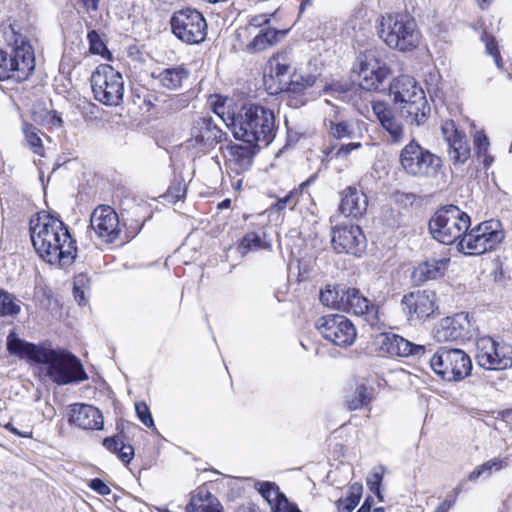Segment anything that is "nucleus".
<instances>
[{"label":"nucleus","mask_w":512,"mask_h":512,"mask_svg":"<svg viewBox=\"0 0 512 512\" xmlns=\"http://www.w3.org/2000/svg\"><path fill=\"white\" fill-rule=\"evenodd\" d=\"M6 345L10 354L27 356L41 364L40 372L57 385H67L88 379L80 360L67 350L26 342L15 332L9 333Z\"/></svg>","instance_id":"nucleus-1"},{"label":"nucleus","mask_w":512,"mask_h":512,"mask_svg":"<svg viewBox=\"0 0 512 512\" xmlns=\"http://www.w3.org/2000/svg\"><path fill=\"white\" fill-rule=\"evenodd\" d=\"M30 236L39 256L50 264L67 266L76 258L77 247L67 226L45 211L30 220Z\"/></svg>","instance_id":"nucleus-2"},{"label":"nucleus","mask_w":512,"mask_h":512,"mask_svg":"<svg viewBox=\"0 0 512 512\" xmlns=\"http://www.w3.org/2000/svg\"><path fill=\"white\" fill-rule=\"evenodd\" d=\"M231 128L236 139L268 146L276 136L274 112L262 105L250 104L243 106L231 117Z\"/></svg>","instance_id":"nucleus-3"},{"label":"nucleus","mask_w":512,"mask_h":512,"mask_svg":"<svg viewBox=\"0 0 512 512\" xmlns=\"http://www.w3.org/2000/svg\"><path fill=\"white\" fill-rule=\"evenodd\" d=\"M378 35L389 48L402 52L412 51L420 43L416 21L406 13H388L381 16Z\"/></svg>","instance_id":"nucleus-4"},{"label":"nucleus","mask_w":512,"mask_h":512,"mask_svg":"<svg viewBox=\"0 0 512 512\" xmlns=\"http://www.w3.org/2000/svg\"><path fill=\"white\" fill-rule=\"evenodd\" d=\"M470 217L455 205L440 208L429 221V231L438 242L451 245L468 231Z\"/></svg>","instance_id":"nucleus-5"},{"label":"nucleus","mask_w":512,"mask_h":512,"mask_svg":"<svg viewBox=\"0 0 512 512\" xmlns=\"http://www.w3.org/2000/svg\"><path fill=\"white\" fill-rule=\"evenodd\" d=\"M399 162L407 175L416 178H435L442 168V159L415 139L402 148Z\"/></svg>","instance_id":"nucleus-6"},{"label":"nucleus","mask_w":512,"mask_h":512,"mask_svg":"<svg viewBox=\"0 0 512 512\" xmlns=\"http://www.w3.org/2000/svg\"><path fill=\"white\" fill-rule=\"evenodd\" d=\"M95 100L106 106L119 105L124 97V80L120 72L108 64L99 65L90 77Z\"/></svg>","instance_id":"nucleus-7"},{"label":"nucleus","mask_w":512,"mask_h":512,"mask_svg":"<svg viewBox=\"0 0 512 512\" xmlns=\"http://www.w3.org/2000/svg\"><path fill=\"white\" fill-rule=\"evenodd\" d=\"M433 371L445 381H460L472 370L469 355L461 349L441 347L430 359Z\"/></svg>","instance_id":"nucleus-8"},{"label":"nucleus","mask_w":512,"mask_h":512,"mask_svg":"<svg viewBox=\"0 0 512 512\" xmlns=\"http://www.w3.org/2000/svg\"><path fill=\"white\" fill-rule=\"evenodd\" d=\"M504 239L499 221H485L465 232L458 242L459 251L467 255H480L496 248Z\"/></svg>","instance_id":"nucleus-9"},{"label":"nucleus","mask_w":512,"mask_h":512,"mask_svg":"<svg viewBox=\"0 0 512 512\" xmlns=\"http://www.w3.org/2000/svg\"><path fill=\"white\" fill-rule=\"evenodd\" d=\"M170 25L173 34L186 44H199L206 38V19L196 9L185 8L174 12Z\"/></svg>","instance_id":"nucleus-10"},{"label":"nucleus","mask_w":512,"mask_h":512,"mask_svg":"<svg viewBox=\"0 0 512 512\" xmlns=\"http://www.w3.org/2000/svg\"><path fill=\"white\" fill-rule=\"evenodd\" d=\"M226 136V132L218 127L212 117H201L193 122L190 137L185 141L184 146L197 156L221 143Z\"/></svg>","instance_id":"nucleus-11"},{"label":"nucleus","mask_w":512,"mask_h":512,"mask_svg":"<svg viewBox=\"0 0 512 512\" xmlns=\"http://www.w3.org/2000/svg\"><path fill=\"white\" fill-rule=\"evenodd\" d=\"M476 360L487 370H504L512 367V346L497 343L489 336L476 341Z\"/></svg>","instance_id":"nucleus-12"},{"label":"nucleus","mask_w":512,"mask_h":512,"mask_svg":"<svg viewBox=\"0 0 512 512\" xmlns=\"http://www.w3.org/2000/svg\"><path fill=\"white\" fill-rule=\"evenodd\" d=\"M390 74V69L383 59V51L369 49L358 57V75L361 86L367 90H377Z\"/></svg>","instance_id":"nucleus-13"},{"label":"nucleus","mask_w":512,"mask_h":512,"mask_svg":"<svg viewBox=\"0 0 512 512\" xmlns=\"http://www.w3.org/2000/svg\"><path fill=\"white\" fill-rule=\"evenodd\" d=\"M316 328L324 339L340 347L352 345L357 336L352 321L340 314H329L320 317L317 320Z\"/></svg>","instance_id":"nucleus-14"},{"label":"nucleus","mask_w":512,"mask_h":512,"mask_svg":"<svg viewBox=\"0 0 512 512\" xmlns=\"http://www.w3.org/2000/svg\"><path fill=\"white\" fill-rule=\"evenodd\" d=\"M34 68L35 60L30 47L14 49L9 58L0 50V80L23 81L29 77Z\"/></svg>","instance_id":"nucleus-15"},{"label":"nucleus","mask_w":512,"mask_h":512,"mask_svg":"<svg viewBox=\"0 0 512 512\" xmlns=\"http://www.w3.org/2000/svg\"><path fill=\"white\" fill-rule=\"evenodd\" d=\"M477 328L468 313H458L441 319L433 329L437 342L465 341L471 339Z\"/></svg>","instance_id":"nucleus-16"},{"label":"nucleus","mask_w":512,"mask_h":512,"mask_svg":"<svg viewBox=\"0 0 512 512\" xmlns=\"http://www.w3.org/2000/svg\"><path fill=\"white\" fill-rule=\"evenodd\" d=\"M332 245L336 252L360 256L366 247V239L357 225L337 226L332 232Z\"/></svg>","instance_id":"nucleus-17"},{"label":"nucleus","mask_w":512,"mask_h":512,"mask_svg":"<svg viewBox=\"0 0 512 512\" xmlns=\"http://www.w3.org/2000/svg\"><path fill=\"white\" fill-rule=\"evenodd\" d=\"M90 226L96 235L106 243L116 241L121 232L117 213L107 205H100L94 209L90 217Z\"/></svg>","instance_id":"nucleus-18"},{"label":"nucleus","mask_w":512,"mask_h":512,"mask_svg":"<svg viewBox=\"0 0 512 512\" xmlns=\"http://www.w3.org/2000/svg\"><path fill=\"white\" fill-rule=\"evenodd\" d=\"M441 130L448 145L450 161L454 166L463 165L470 157V145L465 133L457 128L453 120L445 121Z\"/></svg>","instance_id":"nucleus-19"},{"label":"nucleus","mask_w":512,"mask_h":512,"mask_svg":"<svg viewBox=\"0 0 512 512\" xmlns=\"http://www.w3.org/2000/svg\"><path fill=\"white\" fill-rule=\"evenodd\" d=\"M260 146L254 143L243 142V144H227L221 146L220 150L226 161L237 172L248 170L253 158Z\"/></svg>","instance_id":"nucleus-20"},{"label":"nucleus","mask_w":512,"mask_h":512,"mask_svg":"<svg viewBox=\"0 0 512 512\" xmlns=\"http://www.w3.org/2000/svg\"><path fill=\"white\" fill-rule=\"evenodd\" d=\"M343 312L363 316L365 320L374 326L378 323V306L365 297L359 289L350 287L347 290Z\"/></svg>","instance_id":"nucleus-21"},{"label":"nucleus","mask_w":512,"mask_h":512,"mask_svg":"<svg viewBox=\"0 0 512 512\" xmlns=\"http://www.w3.org/2000/svg\"><path fill=\"white\" fill-rule=\"evenodd\" d=\"M402 304L408 309L411 321L428 318L437 308L435 293L426 290L405 295Z\"/></svg>","instance_id":"nucleus-22"},{"label":"nucleus","mask_w":512,"mask_h":512,"mask_svg":"<svg viewBox=\"0 0 512 512\" xmlns=\"http://www.w3.org/2000/svg\"><path fill=\"white\" fill-rule=\"evenodd\" d=\"M324 126L328 135L336 140H354L362 137L360 121L345 119L337 111L325 118Z\"/></svg>","instance_id":"nucleus-23"},{"label":"nucleus","mask_w":512,"mask_h":512,"mask_svg":"<svg viewBox=\"0 0 512 512\" xmlns=\"http://www.w3.org/2000/svg\"><path fill=\"white\" fill-rule=\"evenodd\" d=\"M69 423L85 430H100L103 428V416L92 405L75 403L71 405Z\"/></svg>","instance_id":"nucleus-24"},{"label":"nucleus","mask_w":512,"mask_h":512,"mask_svg":"<svg viewBox=\"0 0 512 512\" xmlns=\"http://www.w3.org/2000/svg\"><path fill=\"white\" fill-rule=\"evenodd\" d=\"M372 111L393 143L403 141L405 133L401 122L396 118L389 104L381 101L372 103Z\"/></svg>","instance_id":"nucleus-25"},{"label":"nucleus","mask_w":512,"mask_h":512,"mask_svg":"<svg viewBox=\"0 0 512 512\" xmlns=\"http://www.w3.org/2000/svg\"><path fill=\"white\" fill-rule=\"evenodd\" d=\"M381 347L391 356H421L425 352L423 345H416L396 334L383 335Z\"/></svg>","instance_id":"nucleus-26"},{"label":"nucleus","mask_w":512,"mask_h":512,"mask_svg":"<svg viewBox=\"0 0 512 512\" xmlns=\"http://www.w3.org/2000/svg\"><path fill=\"white\" fill-rule=\"evenodd\" d=\"M367 197L355 187H347L341 193L340 211L347 217L362 216L367 209Z\"/></svg>","instance_id":"nucleus-27"},{"label":"nucleus","mask_w":512,"mask_h":512,"mask_svg":"<svg viewBox=\"0 0 512 512\" xmlns=\"http://www.w3.org/2000/svg\"><path fill=\"white\" fill-rule=\"evenodd\" d=\"M291 60L287 53H277L273 55L267 62L265 67L264 77L265 82L268 84V79L275 81L274 88H282V82H286L289 76Z\"/></svg>","instance_id":"nucleus-28"},{"label":"nucleus","mask_w":512,"mask_h":512,"mask_svg":"<svg viewBox=\"0 0 512 512\" xmlns=\"http://www.w3.org/2000/svg\"><path fill=\"white\" fill-rule=\"evenodd\" d=\"M450 262L449 257L431 258L420 263L413 271V280L420 284L429 280H435L442 277Z\"/></svg>","instance_id":"nucleus-29"},{"label":"nucleus","mask_w":512,"mask_h":512,"mask_svg":"<svg viewBox=\"0 0 512 512\" xmlns=\"http://www.w3.org/2000/svg\"><path fill=\"white\" fill-rule=\"evenodd\" d=\"M259 492L268 502L272 512H301L295 505L289 503L278 486L271 482L259 484Z\"/></svg>","instance_id":"nucleus-30"},{"label":"nucleus","mask_w":512,"mask_h":512,"mask_svg":"<svg viewBox=\"0 0 512 512\" xmlns=\"http://www.w3.org/2000/svg\"><path fill=\"white\" fill-rule=\"evenodd\" d=\"M186 512H224L220 501L206 488L199 487L191 494Z\"/></svg>","instance_id":"nucleus-31"},{"label":"nucleus","mask_w":512,"mask_h":512,"mask_svg":"<svg viewBox=\"0 0 512 512\" xmlns=\"http://www.w3.org/2000/svg\"><path fill=\"white\" fill-rule=\"evenodd\" d=\"M399 109L403 117L410 120L411 124H416L417 126L424 124L430 113V106L426 96L420 94L416 96V100L400 105Z\"/></svg>","instance_id":"nucleus-32"},{"label":"nucleus","mask_w":512,"mask_h":512,"mask_svg":"<svg viewBox=\"0 0 512 512\" xmlns=\"http://www.w3.org/2000/svg\"><path fill=\"white\" fill-rule=\"evenodd\" d=\"M394 100L400 105L416 100V96L425 95L423 89L409 76H400L394 84Z\"/></svg>","instance_id":"nucleus-33"},{"label":"nucleus","mask_w":512,"mask_h":512,"mask_svg":"<svg viewBox=\"0 0 512 512\" xmlns=\"http://www.w3.org/2000/svg\"><path fill=\"white\" fill-rule=\"evenodd\" d=\"M284 34L285 31L272 28L261 29L243 50L249 54L262 52L276 44L279 41V36H283Z\"/></svg>","instance_id":"nucleus-34"},{"label":"nucleus","mask_w":512,"mask_h":512,"mask_svg":"<svg viewBox=\"0 0 512 512\" xmlns=\"http://www.w3.org/2000/svg\"><path fill=\"white\" fill-rule=\"evenodd\" d=\"M316 82V77L310 73H294L286 82H282V88H273L269 84V90L272 94L287 92L293 94H301L307 88L312 87Z\"/></svg>","instance_id":"nucleus-35"},{"label":"nucleus","mask_w":512,"mask_h":512,"mask_svg":"<svg viewBox=\"0 0 512 512\" xmlns=\"http://www.w3.org/2000/svg\"><path fill=\"white\" fill-rule=\"evenodd\" d=\"M349 288L344 285H327L320 292V301L327 307L342 311Z\"/></svg>","instance_id":"nucleus-36"},{"label":"nucleus","mask_w":512,"mask_h":512,"mask_svg":"<svg viewBox=\"0 0 512 512\" xmlns=\"http://www.w3.org/2000/svg\"><path fill=\"white\" fill-rule=\"evenodd\" d=\"M189 77V71L183 66H174L161 71L157 78L160 84L170 90L178 89Z\"/></svg>","instance_id":"nucleus-37"},{"label":"nucleus","mask_w":512,"mask_h":512,"mask_svg":"<svg viewBox=\"0 0 512 512\" xmlns=\"http://www.w3.org/2000/svg\"><path fill=\"white\" fill-rule=\"evenodd\" d=\"M103 446L110 452L116 453L118 458L128 464L133 459L134 448L124 443L123 435H116L113 437H107L103 440Z\"/></svg>","instance_id":"nucleus-38"},{"label":"nucleus","mask_w":512,"mask_h":512,"mask_svg":"<svg viewBox=\"0 0 512 512\" xmlns=\"http://www.w3.org/2000/svg\"><path fill=\"white\" fill-rule=\"evenodd\" d=\"M373 397V390L364 385H357L356 388L345 396V404L351 411L358 410L370 403Z\"/></svg>","instance_id":"nucleus-39"},{"label":"nucleus","mask_w":512,"mask_h":512,"mask_svg":"<svg viewBox=\"0 0 512 512\" xmlns=\"http://www.w3.org/2000/svg\"><path fill=\"white\" fill-rule=\"evenodd\" d=\"M507 466V462L503 459L494 458L474 469L468 476L470 481H474L478 478H488L493 473L500 471Z\"/></svg>","instance_id":"nucleus-40"},{"label":"nucleus","mask_w":512,"mask_h":512,"mask_svg":"<svg viewBox=\"0 0 512 512\" xmlns=\"http://www.w3.org/2000/svg\"><path fill=\"white\" fill-rule=\"evenodd\" d=\"M20 310V301L12 294L0 289V315L16 316L19 314Z\"/></svg>","instance_id":"nucleus-41"},{"label":"nucleus","mask_w":512,"mask_h":512,"mask_svg":"<svg viewBox=\"0 0 512 512\" xmlns=\"http://www.w3.org/2000/svg\"><path fill=\"white\" fill-rule=\"evenodd\" d=\"M22 129L25 134V140L33 152L38 155H43L44 148L39 135V129L29 123H24Z\"/></svg>","instance_id":"nucleus-42"},{"label":"nucleus","mask_w":512,"mask_h":512,"mask_svg":"<svg viewBox=\"0 0 512 512\" xmlns=\"http://www.w3.org/2000/svg\"><path fill=\"white\" fill-rule=\"evenodd\" d=\"M311 181H312V179L302 182L298 188L293 189L284 197L279 198L277 203L275 204L276 209L278 211H281V210L285 209L286 207L293 209L296 206V204L298 203L299 196L302 193L303 189L305 187H307Z\"/></svg>","instance_id":"nucleus-43"},{"label":"nucleus","mask_w":512,"mask_h":512,"mask_svg":"<svg viewBox=\"0 0 512 512\" xmlns=\"http://www.w3.org/2000/svg\"><path fill=\"white\" fill-rule=\"evenodd\" d=\"M241 248L244 250V252L251 250L257 251L270 248V243L266 241L259 233L249 232L243 237L241 241Z\"/></svg>","instance_id":"nucleus-44"},{"label":"nucleus","mask_w":512,"mask_h":512,"mask_svg":"<svg viewBox=\"0 0 512 512\" xmlns=\"http://www.w3.org/2000/svg\"><path fill=\"white\" fill-rule=\"evenodd\" d=\"M481 40L485 44L487 54L493 57L494 63L497 66V68L500 70L503 69V61L500 56L498 44L495 38L492 35L488 34L487 32H484L481 36Z\"/></svg>","instance_id":"nucleus-45"},{"label":"nucleus","mask_w":512,"mask_h":512,"mask_svg":"<svg viewBox=\"0 0 512 512\" xmlns=\"http://www.w3.org/2000/svg\"><path fill=\"white\" fill-rule=\"evenodd\" d=\"M89 279L85 274H79L74 279L73 295L79 305L86 304L85 287Z\"/></svg>","instance_id":"nucleus-46"},{"label":"nucleus","mask_w":512,"mask_h":512,"mask_svg":"<svg viewBox=\"0 0 512 512\" xmlns=\"http://www.w3.org/2000/svg\"><path fill=\"white\" fill-rule=\"evenodd\" d=\"M361 147V142L352 141L347 144H342L339 147H332L330 150V154L332 158L346 159L352 151L360 149Z\"/></svg>","instance_id":"nucleus-47"},{"label":"nucleus","mask_w":512,"mask_h":512,"mask_svg":"<svg viewBox=\"0 0 512 512\" xmlns=\"http://www.w3.org/2000/svg\"><path fill=\"white\" fill-rule=\"evenodd\" d=\"M87 38L90 44L89 50L92 54L103 56L105 53H108L105 43L95 30L90 31L87 35Z\"/></svg>","instance_id":"nucleus-48"},{"label":"nucleus","mask_w":512,"mask_h":512,"mask_svg":"<svg viewBox=\"0 0 512 512\" xmlns=\"http://www.w3.org/2000/svg\"><path fill=\"white\" fill-rule=\"evenodd\" d=\"M385 468L383 466L375 467L367 479L369 489L380 497V485L383 479Z\"/></svg>","instance_id":"nucleus-49"},{"label":"nucleus","mask_w":512,"mask_h":512,"mask_svg":"<svg viewBox=\"0 0 512 512\" xmlns=\"http://www.w3.org/2000/svg\"><path fill=\"white\" fill-rule=\"evenodd\" d=\"M474 146L476 155H482L489 152L490 142L483 131H477L474 135Z\"/></svg>","instance_id":"nucleus-50"},{"label":"nucleus","mask_w":512,"mask_h":512,"mask_svg":"<svg viewBox=\"0 0 512 512\" xmlns=\"http://www.w3.org/2000/svg\"><path fill=\"white\" fill-rule=\"evenodd\" d=\"M135 410L140 421L147 427H153L154 421L148 406L144 402L135 404Z\"/></svg>","instance_id":"nucleus-51"},{"label":"nucleus","mask_w":512,"mask_h":512,"mask_svg":"<svg viewBox=\"0 0 512 512\" xmlns=\"http://www.w3.org/2000/svg\"><path fill=\"white\" fill-rule=\"evenodd\" d=\"M362 492L363 486L360 483L355 482L349 486L348 495L344 497V499L355 502V505L357 506L362 496Z\"/></svg>","instance_id":"nucleus-52"},{"label":"nucleus","mask_w":512,"mask_h":512,"mask_svg":"<svg viewBox=\"0 0 512 512\" xmlns=\"http://www.w3.org/2000/svg\"><path fill=\"white\" fill-rule=\"evenodd\" d=\"M89 487L102 496H106L111 492L109 486L99 478L92 479Z\"/></svg>","instance_id":"nucleus-53"},{"label":"nucleus","mask_w":512,"mask_h":512,"mask_svg":"<svg viewBox=\"0 0 512 512\" xmlns=\"http://www.w3.org/2000/svg\"><path fill=\"white\" fill-rule=\"evenodd\" d=\"M270 21V16L266 14H260L252 17L249 20L247 30L259 28Z\"/></svg>","instance_id":"nucleus-54"},{"label":"nucleus","mask_w":512,"mask_h":512,"mask_svg":"<svg viewBox=\"0 0 512 512\" xmlns=\"http://www.w3.org/2000/svg\"><path fill=\"white\" fill-rule=\"evenodd\" d=\"M336 506H337L338 512H352L356 507L355 502L344 499V498H340L336 502Z\"/></svg>","instance_id":"nucleus-55"},{"label":"nucleus","mask_w":512,"mask_h":512,"mask_svg":"<svg viewBox=\"0 0 512 512\" xmlns=\"http://www.w3.org/2000/svg\"><path fill=\"white\" fill-rule=\"evenodd\" d=\"M5 429L9 430L10 432H12L13 434H15V435H17L19 437H24V438H31L32 437V431L31 430L20 431L12 423H7L5 425Z\"/></svg>","instance_id":"nucleus-56"},{"label":"nucleus","mask_w":512,"mask_h":512,"mask_svg":"<svg viewBox=\"0 0 512 512\" xmlns=\"http://www.w3.org/2000/svg\"><path fill=\"white\" fill-rule=\"evenodd\" d=\"M478 160L483 164L484 168L487 170L491 167L494 162V157L488 153L477 156Z\"/></svg>","instance_id":"nucleus-57"},{"label":"nucleus","mask_w":512,"mask_h":512,"mask_svg":"<svg viewBox=\"0 0 512 512\" xmlns=\"http://www.w3.org/2000/svg\"><path fill=\"white\" fill-rule=\"evenodd\" d=\"M175 190V195L173 197L176 200H181L185 196V187H182L180 183H178L177 187H170L169 193L172 194V191Z\"/></svg>","instance_id":"nucleus-58"},{"label":"nucleus","mask_w":512,"mask_h":512,"mask_svg":"<svg viewBox=\"0 0 512 512\" xmlns=\"http://www.w3.org/2000/svg\"><path fill=\"white\" fill-rule=\"evenodd\" d=\"M87 11H96L98 9L99 0H79Z\"/></svg>","instance_id":"nucleus-59"},{"label":"nucleus","mask_w":512,"mask_h":512,"mask_svg":"<svg viewBox=\"0 0 512 512\" xmlns=\"http://www.w3.org/2000/svg\"><path fill=\"white\" fill-rule=\"evenodd\" d=\"M454 500H444L435 510V512H448L453 506Z\"/></svg>","instance_id":"nucleus-60"},{"label":"nucleus","mask_w":512,"mask_h":512,"mask_svg":"<svg viewBox=\"0 0 512 512\" xmlns=\"http://www.w3.org/2000/svg\"><path fill=\"white\" fill-rule=\"evenodd\" d=\"M373 503V499L371 497L366 498L362 506L359 508L357 512H370L373 509H371V505Z\"/></svg>","instance_id":"nucleus-61"},{"label":"nucleus","mask_w":512,"mask_h":512,"mask_svg":"<svg viewBox=\"0 0 512 512\" xmlns=\"http://www.w3.org/2000/svg\"><path fill=\"white\" fill-rule=\"evenodd\" d=\"M494 0H477L478 6L484 10L486 9Z\"/></svg>","instance_id":"nucleus-62"},{"label":"nucleus","mask_w":512,"mask_h":512,"mask_svg":"<svg viewBox=\"0 0 512 512\" xmlns=\"http://www.w3.org/2000/svg\"><path fill=\"white\" fill-rule=\"evenodd\" d=\"M237 512H257V510L254 506H242Z\"/></svg>","instance_id":"nucleus-63"},{"label":"nucleus","mask_w":512,"mask_h":512,"mask_svg":"<svg viewBox=\"0 0 512 512\" xmlns=\"http://www.w3.org/2000/svg\"><path fill=\"white\" fill-rule=\"evenodd\" d=\"M52 123L54 125L60 126L62 124V119L59 116H57V115H53Z\"/></svg>","instance_id":"nucleus-64"}]
</instances>
